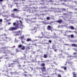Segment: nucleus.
<instances>
[{
	"instance_id": "6e6552de",
	"label": "nucleus",
	"mask_w": 77,
	"mask_h": 77,
	"mask_svg": "<svg viewBox=\"0 0 77 77\" xmlns=\"http://www.w3.org/2000/svg\"><path fill=\"white\" fill-rule=\"evenodd\" d=\"M57 23H59V24H60L61 23H62L63 21H62V20H57L56 21Z\"/></svg>"
},
{
	"instance_id": "f8f14e48",
	"label": "nucleus",
	"mask_w": 77,
	"mask_h": 77,
	"mask_svg": "<svg viewBox=\"0 0 77 77\" xmlns=\"http://www.w3.org/2000/svg\"><path fill=\"white\" fill-rule=\"evenodd\" d=\"M61 68H63L64 70H66L67 69L66 67L65 66H61Z\"/></svg>"
},
{
	"instance_id": "7ed1b4c3",
	"label": "nucleus",
	"mask_w": 77,
	"mask_h": 77,
	"mask_svg": "<svg viewBox=\"0 0 77 77\" xmlns=\"http://www.w3.org/2000/svg\"><path fill=\"white\" fill-rule=\"evenodd\" d=\"M17 33L15 35V36H20V35H21V34L22 33V32L20 30H19L17 32Z\"/></svg>"
},
{
	"instance_id": "c756f323",
	"label": "nucleus",
	"mask_w": 77,
	"mask_h": 77,
	"mask_svg": "<svg viewBox=\"0 0 77 77\" xmlns=\"http://www.w3.org/2000/svg\"><path fill=\"white\" fill-rule=\"evenodd\" d=\"M30 48V46H28L26 48V50H29Z\"/></svg>"
},
{
	"instance_id": "f704fd0d",
	"label": "nucleus",
	"mask_w": 77,
	"mask_h": 77,
	"mask_svg": "<svg viewBox=\"0 0 77 77\" xmlns=\"http://www.w3.org/2000/svg\"><path fill=\"white\" fill-rule=\"evenodd\" d=\"M18 67H19V68H21V65H18Z\"/></svg>"
},
{
	"instance_id": "052dcab7",
	"label": "nucleus",
	"mask_w": 77,
	"mask_h": 77,
	"mask_svg": "<svg viewBox=\"0 0 77 77\" xmlns=\"http://www.w3.org/2000/svg\"><path fill=\"white\" fill-rule=\"evenodd\" d=\"M34 45H35V47H37V45H36V44L35 43Z\"/></svg>"
},
{
	"instance_id": "e433bc0d",
	"label": "nucleus",
	"mask_w": 77,
	"mask_h": 77,
	"mask_svg": "<svg viewBox=\"0 0 77 77\" xmlns=\"http://www.w3.org/2000/svg\"><path fill=\"white\" fill-rule=\"evenodd\" d=\"M74 55H76L77 54V52H74L73 53Z\"/></svg>"
},
{
	"instance_id": "473e14b6",
	"label": "nucleus",
	"mask_w": 77,
	"mask_h": 77,
	"mask_svg": "<svg viewBox=\"0 0 77 77\" xmlns=\"http://www.w3.org/2000/svg\"><path fill=\"white\" fill-rule=\"evenodd\" d=\"M57 77H62L61 76V75L60 74H58Z\"/></svg>"
},
{
	"instance_id": "393cba45",
	"label": "nucleus",
	"mask_w": 77,
	"mask_h": 77,
	"mask_svg": "<svg viewBox=\"0 0 77 77\" xmlns=\"http://www.w3.org/2000/svg\"><path fill=\"white\" fill-rule=\"evenodd\" d=\"M5 59H9V56H8L7 57L4 58Z\"/></svg>"
},
{
	"instance_id": "f03ea898",
	"label": "nucleus",
	"mask_w": 77,
	"mask_h": 77,
	"mask_svg": "<svg viewBox=\"0 0 77 77\" xmlns=\"http://www.w3.org/2000/svg\"><path fill=\"white\" fill-rule=\"evenodd\" d=\"M3 48L4 50H6L8 49V47H4ZM3 53H4V54H7V53H8V52H6V51H3Z\"/></svg>"
},
{
	"instance_id": "09e8293b",
	"label": "nucleus",
	"mask_w": 77,
	"mask_h": 77,
	"mask_svg": "<svg viewBox=\"0 0 77 77\" xmlns=\"http://www.w3.org/2000/svg\"><path fill=\"white\" fill-rule=\"evenodd\" d=\"M13 62H18L17 61H13Z\"/></svg>"
},
{
	"instance_id": "a211bd4d",
	"label": "nucleus",
	"mask_w": 77,
	"mask_h": 77,
	"mask_svg": "<svg viewBox=\"0 0 77 77\" xmlns=\"http://www.w3.org/2000/svg\"><path fill=\"white\" fill-rule=\"evenodd\" d=\"M44 58H47V54H45L44 55Z\"/></svg>"
},
{
	"instance_id": "13d9d810",
	"label": "nucleus",
	"mask_w": 77,
	"mask_h": 77,
	"mask_svg": "<svg viewBox=\"0 0 77 77\" xmlns=\"http://www.w3.org/2000/svg\"><path fill=\"white\" fill-rule=\"evenodd\" d=\"M63 5H65V3H63L62 4Z\"/></svg>"
},
{
	"instance_id": "49530a36",
	"label": "nucleus",
	"mask_w": 77,
	"mask_h": 77,
	"mask_svg": "<svg viewBox=\"0 0 77 77\" xmlns=\"http://www.w3.org/2000/svg\"><path fill=\"white\" fill-rule=\"evenodd\" d=\"M21 42H22V44L24 43V42L23 41V40L21 41Z\"/></svg>"
},
{
	"instance_id": "0e129e2a",
	"label": "nucleus",
	"mask_w": 77,
	"mask_h": 77,
	"mask_svg": "<svg viewBox=\"0 0 77 77\" xmlns=\"http://www.w3.org/2000/svg\"><path fill=\"white\" fill-rule=\"evenodd\" d=\"M24 73H27V72H24Z\"/></svg>"
},
{
	"instance_id": "603ef678",
	"label": "nucleus",
	"mask_w": 77,
	"mask_h": 77,
	"mask_svg": "<svg viewBox=\"0 0 77 77\" xmlns=\"http://www.w3.org/2000/svg\"><path fill=\"white\" fill-rule=\"evenodd\" d=\"M23 55H24V56H25L24 57H26V54H23Z\"/></svg>"
},
{
	"instance_id": "39448f33",
	"label": "nucleus",
	"mask_w": 77,
	"mask_h": 77,
	"mask_svg": "<svg viewBox=\"0 0 77 77\" xmlns=\"http://www.w3.org/2000/svg\"><path fill=\"white\" fill-rule=\"evenodd\" d=\"M8 67H12V68H13L14 66L15 63H8Z\"/></svg>"
},
{
	"instance_id": "37998d69",
	"label": "nucleus",
	"mask_w": 77,
	"mask_h": 77,
	"mask_svg": "<svg viewBox=\"0 0 77 77\" xmlns=\"http://www.w3.org/2000/svg\"><path fill=\"white\" fill-rule=\"evenodd\" d=\"M48 42H49L50 43H51V41L50 40L48 41Z\"/></svg>"
},
{
	"instance_id": "cd10ccee",
	"label": "nucleus",
	"mask_w": 77,
	"mask_h": 77,
	"mask_svg": "<svg viewBox=\"0 0 77 77\" xmlns=\"http://www.w3.org/2000/svg\"><path fill=\"white\" fill-rule=\"evenodd\" d=\"M70 37H71V38H72L74 37V36L73 34H72L70 35Z\"/></svg>"
},
{
	"instance_id": "0eeeda50",
	"label": "nucleus",
	"mask_w": 77,
	"mask_h": 77,
	"mask_svg": "<svg viewBox=\"0 0 77 77\" xmlns=\"http://www.w3.org/2000/svg\"><path fill=\"white\" fill-rule=\"evenodd\" d=\"M47 29L48 30H52L51 26L50 25L48 26L47 27Z\"/></svg>"
},
{
	"instance_id": "b1692460",
	"label": "nucleus",
	"mask_w": 77,
	"mask_h": 77,
	"mask_svg": "<svg viewBox=\"0 0 77 77\" xmlns=\"http://www.w3.org/2000/svg\"><path fill=\"white\" fill-rule=\"evenodd\" d=\"M22 46V45L20 44L18 45V47H19V48H21Z\"/></svg>"
},
{
	"instance_id": "a18cd8bd",
	"label": "nucleus",
	"mask_w": 77,
	"mask_h": 77,
	"mask_svg": "<svg viewBox=\"0 0 77 77\" xmlns=\"http://www.w3.org/2000/svg\"><path fill=\"white\" fill-rule=\"evenodd\" d=\"M64 45H69V44H65Z\"/></svg>"
},
{
	"instance_id": "69168bd1",
	"label": "nucleus",
	"mask_w": 77,
	"mask_h": 77,
	"mask_svg": "<svg viewBox=\"0 0 77 77\" xmlns=\"http://www.w3.org/2000/svg\"><path fill=\"white\" fill-rule=\"evenodd\" d=\"M67 37H70V35H68Z\"/></svg>"
},
{
	"instance_id": "4be33fe9",
	"label": "nucleus",
	"mask_w": 77,
	"mask_h": 77,
	"mask_svg": "<svg viewBox=\"0 0 77 77\" xmlns=\"http://www.w3.org/2000/svg\"><path fill=\"white\" fill-rule=\"evenodd\" d=\"M22 50H25V49L26 48V47H25V46H22Z\"/></svg>"
},
{
	"instance_id": "58836bf2",
	"label": "nucleus",
	"mask_w": 77,
	"mask_h": 77,
	"mask_svg": "<svg viewBox=\"0 0 77 77\" xmlns=\"http://www.w3.org/2000/svg\"><path fill=\"white\" fill-rule=\"evenodd\" d=\"M23 75L24 76H25V77H27V75L26 74H25Z\"/></svg>"
},
{
	"instance_id": "2f4dec72",
	"label": "nucleus",
	"mask_w": 77,
	"mask_h": 77,
	"mask_svg": "<svg viewBox=\"0 0 77 77\" xmlns=\"http://www.w3.org/2000/svg\"><path fill=\"white\" fill-rule=\"evenodd\" d=\"M6 52H7L8 53H9V52H11V51H10V50H6Z\"/></svg>"
},
{
	"instance_id": "4c0bfd02",
	"label": "nucleus",
	"mask_w": 77,
	"mask_h": 77,
	"mask_svg": "<svg viewBox=\"0 0 77 77\" xmlns=\"http://www.w3.org/2000/svg\"><path fill=\"white\" fill-rule=\"evenodd\" d=\"M10 73L11 75H12V74H14V72H11Z\"/></svg>"
},
{
	"instance_id": "8fccbe9b",
	"label": "nucleus",
	"mask_w": 77,
	"mask_h": 77,
	"mask_svg": "<svg viewBox=\"0 0 77 77\" xmlns=\"http://www.w3.org/2000/svg\"><path fill=\"white\" fill-rule=\"evenodd\" d=\"M4 35L5 36H6V33H5L4 34Z\"/></svg>"
},
{
	"instance_id": "3c124183",
	"label": "nucleus",
	"mask_w": 77,
	"mask_h": 77,
	"mask_svg": "<svg viewBox=\"0 0 77 77\" xmlns=\"http://www.w3.org/2000/svg\"><path fill=\"white\" fill-rule=\"evenodd\" d=\"M16 51H18V49H16Z\"/></svg>"
},
{
	"instance_id": "4468645a",
	"label": "nucleus",
	"mask_w": 77,
	"mask_h": 77,
	"mask_svg": "<svg viewBox=\"0 0 77 77\" xmlns=\"http://www.w3.org/2000/svg\"><path fill=\"white\" fill-rule=\"evenodd\" d=\"M42 36L40 37V38H43L45 37V35L44 34V33H43L42 32Z\"/></svg>"
},
{
	"instance_id": "5fc2aeb1",
	"label": "nucleus",
	"mask_w": 77,
	"mask_h": 77,
	"mask_svg": "<svg viewBox=\"0 0 77 77\" xmlns=\"http://www.w3.org/2000/svg\"><path fill=\"white\" fill-rule=\"evenodd\" d=\"M57 50L56 49H54V51H55L56 52V51H57Z\"/></svg>"
},
{
	"instance_id": "338daca9",
	"label": "nucleus",
	"mask_w": 77,
	"mask_h": 77,
	"mask_svg": "<svg viewBox=\"0 0 77 77\" xmlns=\"http://www.w3.org/2000/svg\"><path fill=\"white\" fill-rule=\"evenodd\" d=\"M51 66H54V65H51Z\"/></svg>"
},
{
	"instance_id": "aec40b11",
	"label": "nucleus",
	"mask_w": 77,
	"mask_h": 77,
	"mask_svg": "<svg viewBox=\"0 0 77 77\" xmlns=\"http://www.w3.org/2000/svg\"><path fill=\"white\" fill-rule=\"evenodd\" d=\"M21 40H23L24 38V35H22L20 37Z\"/></svg>"
},
{
	"instance_id": "f3484780",
	"label": "nucleus",
	"mask_w": 77,
	"mask_h": 77,
	"mask_svg": "<svg viewBox=\"0 0 77 77\" xmlns=\"http://www.w3.org/2000/svg\"><path fill=\"white\" fill-rule=\"evenodd\" d=\"M41 66H43V67H44V66H45V63H42L41 65Z\"/></svg>"
},
{
	"instance_id": "20e7f679",
	"label": "nucleus",
	"mask_w": 77,
	"mask_h": 77,
	"mask_svg": "<svg viewBox=\"0 0 77 77\" xmlns=\"http://www.w3.org/2000/svg\"><path fill=\"white\" fill-rule=\"evenodd\" d=\"M2 39L3 41H8L9 39V38L7 37H6L5 38L2 37Z\"/></svg>"
},
{
	"instance_id": "680f3d73",
	"label": "nucleus",
	"mask_w": 77,
	"mask_h": 77,
	"mask_svg": "<svg viewBox=\"0 0 77 77\" xmlns=\"http://www.w3.org/2000/svg\"><path fill=\"white\" fill-rule=\"evenodd\" d=\"M11 24V23H8V25H9Z\"/></svg>"
},
{
	"instance_id": "72a5a7b5",
	"label": "nucleus",
	"mask_w": 77,
	"mask_h": 77,
	"mask_svg": "<svg viewBox=\"0 0 77 77\" xmlns=\"http://www.w3.org/2000/svg\"><path fill=\"white\" fill-rule=\"evenodd\" d=\"M11 16H12L13 17H14V14H11Z\"/></svg>"
},
{
	"instance_id": "c03bdc74",
	"label": "nucleus",
	"mask_w": 77,
	"mask_h": 77,
	"mask_svg": "<svg viewBox=\"0 0 77 77\" xmlns=\"http://www.w3.org/2000/svg\"><path fill=\"white\" fill-rule=\"evenodd\" d=\"M54 63V64H56V65H57V63L55 62H54V63Z\"/></svg>"
},
{
	"instance_id": "5701e85b",
	"label": "nucleus",
	"mask_w": 77,
	"mask_h": 77,
	"mask_svg": "<svg viewBox=\"0 0 77 77\" xmlns=\"http://www.w3.org/2000/svg\"><path fill=\"white\" fill-rule=\"evenodd\" d=\"M13 11H19V10H18L15 8L14 9H13Z\"/></svg>"
},
{
	"instance_id": "bb28decb",
	"label": "nucleus",
	"mask_w": 77,
	"mask_h": 77,
	"mask_svg": "<svg viewBox=\"0 0 77 77\" xmlns=\"http://www.w3.org/2000/svg\"><path fill=\"white\" fill-rule=\"evenodd\" d=\"M69 64H70V65L72 66V62H68Z\"/></svg>"
},
{
	"instance_id": "1a4fd4ad",
	"label": "nucleus",
	"mask_w": 77,
	"mask_h": 77,
	"mask_svg": "<svg viewBox=\"0 0 77 77\" xmlns=\"http://www.w3.org/2000/svg\"><path fill=\"white\" fill-rule=\"evenodd\" d=\"M25 9H27V11L28 12H31V10H30V9H31V8H25Z\"/></svg>"
},
{
	"instance_id": "864d4df0",
	"label": "nucleus",
	"mask_w": 77,
	"mask_h": 77,
	"mask_svg": "<svg viewBox=\"0 0 77 77\" xmlns=\"http://www.w3.org/2000/svg\"><path fill=\"white\" fill-rule=\"evenodd\" d=\"M63 11H66V9H65V8H63Z\"/></svg>"
},
{
	"instance_id": "ea45409f",
	"label": "nucleus",
	"mask_w": 77,
	"mask_h": 77,
	"mask_svg": "<svg viewBox=\"0 0 77 77\" xmlns=\"http://www.w3.org/2000/svg\"><path fill=\"white\" fill-rule=\"evenodd\" d=\"M33 8H34V9H36V8L35 7H32Z\"/></svg>"
},
{
	"instance_id": "2eb2a0df",
	"label": "nucleus",
	"mask_w": 77,
	"mask_h": 77,
	"mask_svg": "<svg viewBox=\"0 0 77 77\" xmlns=\"http://www.w3.org/2000/svg\"><path fill=\"white\" fill-rule=\"evenodd\" d=\"M26 41L27 42H29V41H32V40L31 38H28L27 39Z\"/></svg>"
},
{
	"instance_id": "c9c22d12",
	"label": "nucleus",
	"mask_w": 77,
	"mask_h": 77,
	"mask_svg": "<svg viewBox=\"0 0 77 77\" xmlns=\"http://www.w3.org/2000/svg\"><path fill=\"white\" fill-rule=\"evenodd\" d=\"M58 71L59 72H62V71L60 70H58Z\"/></svg>"
},
{
	"instance_id": "79ce46f5",
	"label": "nucleus",
	"mask_w": 77,
	"mask_h": 77,
	"mask_svg": "<svg viewBox=\"0 0 77 77\" xmlns=\"http://www.w3.org/2000/svg\"><path fill=\"white\" fill-rule=\"evenodd\" d=\"M74 32V33H75L76 34H77V31H73Z\"/></svg>"
},
{
	"instance_id": "de8ad7c7",
	"label": "nucleus",
	"mask_w": 77,
	"mask_h": 77,
	"mask_svg": "<svg viewBox=\"0 0 77 77\" xmlns=\"http://www.w3.org/2000/svg\"><path fill=\"white\" fill-rule=\"evenodd\" d=\"M18 1V0H14L13 2H17Z\"/></svg>"
},
{
	"instance_id": "a19ab883",
	"label": "nucleus",
	"mask_w": 77,
	"mask_h": 77,
	"mask_svg": "<svg viewBox=\"0 0 77 77\" xmlns=\"http://www.w3.org/2000/svg\"><path fill=\"white\" fill-rule=\"evenodd\" d=\"M2 21H3V20H2V19H0V22L1 23L2 22Z\"/></svg>"
},
{
	"instance_id": "774afa93",
	"label": "nucleus",
	"mask_w": 77,
	"mask_h": 77,
	"mask_svg": "<svg viewBox=\"0 0 77 77\" xmlns=\"http://www.w3.org/2000/svg\"><path fill=\"white\" fill-rule=\"evenodd\" d=\"M34 45V44H32V45Z\"/></svg>"
},
{
	"instance_id": "412c9836",
	"label": "nucleus",
	"mask_w": 77,
	"mask_h": 77,
	"mask_svg": "<svg viewBox=\"0 0 77 77\" xmlns=\"http://www.w3.org/2000/svg\"><path fill=\"white\" fill-rule=\"evenodd\" d=\"M70 29L71 30H74V27H73L72 26H70Z\"/></svg>"
},
{
	"instance_id": "6ab92c4d",
	"label": "nucleus",
	"mask_w": 77,
	"mask_h": 77,
	"mask_svg": "<svg viewBox=\"0 0 77 77\" xmlns=\"http://www.w3.org/2000/svg\"><path fill=\"white\" fill-rule=\"evenodd\" d=\"M36 31L37 30L36 29V28L32 29V31H33V32H35V33H36Z\"/></svg>"
},
{
	"instance_id": "bf43d9fd",
	"label": "nucleus",
	"mask_w": 77,
	"mask_h": 77,
	"mask_svg": "<svg viewBox=\"0 0 77 77\" xmlns=\"http://www.w3.org/2000/svg\"><path fill=\"white\" fill-rule=\"evenodd\" d=\"M63 15H66V14H65V13H64V14H63Z\"/></svg>"
},
{
	"instance_id": "9b49d317",
	"label": "nucleus",
	"mask_w": 77,
	"mask_h": 77,
	"mask_svg": "<svg viewBox=\"0 0 77 77\" xmlns=\"http://www.w3.org/2000/svg\"><path fill=\"white\" fill-rule=\"evenodd\" d=\"M72 47H75L77 48V45L75 44H71Z\"/></svg>"
},
{
	"instance_id": "4d7b16f0",
	"label": "nucleus",
	"mask_w": 77,
	"mask_h": 77,
	"mask_svg": "<svg viewBox=\"0 0 77 77\" xmlns=\"http://www.w3.org/2000/svg\"><path fill=\"white\" fill-rule=\"evenodd\" d=\"M64 2H67V0H64Z\"/></svg>"
},
{
	"instance_id": "dca6fc26",
	"label": "nucleus",
	"mask_w": 77,
	"mask_h": 77,
	"mask_svg": "<svg viewBox=\"0 0 77 77\" xmlns=\"http://www.w3.org/2000/svg\"><path fill=\"white\" fill-rule=\"evenodd\" d=\"M11 68H9V69H8L7 71L6 72H10V71H11Z\"/></svg>"
},
{
	"instance_id": "ddd939ff",
	"label": "nucleus",
	"mask_w": 77,
	"mask_h": 77,
	"mask_svg": "<svg viewBox=\"0 0 77 77\" xmlns=\"http://www.w3.org/2000/svg\"><path fill=\"white\" fill-rule=\"evenodd\" d=\"M52 49H53V50H54V49L56 48V45H52Z\"/></svg>"
},
{
	"instance_id": "c85d7f7f",
	"label": "nucleus",
	"mask_w": 77,
	"mask_h": 77,
	"mask_svg": "<svg viewBox=\"0 0 77 77\" xmlns=\"http://www.w3.org/2000/svg\"><path fill=\"white\" fill-rule=\"evenodd\" d=\"M50 19V17H46V20H49Z\"/></svg>"
},
{
	"instance_id": "423d86ee",
	"label": "nucleus",
	"mask_w": 77,
	"mask_h": 77,
	"mask_svg": "<svg viewBox=\"0 0 77 77\" xmlns=\"http://www.w3.org/2000/svg\"><path fill=\"white\" fill-rule=\"evenodd\" d=\"M41 69H42V72H47V70L45 69V67H41Z\"/></svg>"
},
{
	"instance_id": "7c9ffc66",
	"label": "nucleus",
	"mask_w": 77,
	"mask_h": 77,
	"mask_svg": "<svg viewBox=\"0 0 77 77\" xmlns=\"http://www.w3.org/2000/svg\"><path fill=\"white\" fill-rule=\"evenodd\" d=\"M14 4H15L17 6H18V5H19V3L15 2L14 3Z\"/></svg>"
},
{
	"instance_id": "6e6d98bb",
	"label": "nucleus",
	"mask_w": 77,
	"mask_h": 77,
	"mask_svg": "<svg viewBox=\"0 0 77 77\" xmlns=\"http://www.w3.org/2000/svg\"><path fill=\"white\" fill-rule=\"evenodd\" d=\"M67 62H66V63L65 64H64V65H65V66H66V65H67V63H66Z\"/></svg>"
},
{
	"instance_id": "9d476101",
	"label": "nucleus",
	"mask_w": 77,
	"mask_h": 77,
	"mask_svg": "<svg viewBox=\"0 0 77 77\" xmlns=\"http://www.w3.org/2000/svg\"><path fill=\"white\" fill-rule=\"evenodd\" d=\"M72 74L73 77H77V76H76L77 75V74H75V72H72Z\"/></svg>"
},
{
	"instance_id": "f257e3e1",
	"label": "nucleus",
	"mask_w": 77,
	"mask_h": 77,
	"mask_svg": "<svg viewBox=\"0 0 77 77\" xmlns=\"http://www.w3.org/2000/svg\"><path fill=\"white\" fill-rule=\"evenodd\" d=\"M19 21L20 23H19V21L18 20H16V23H13V25L15 27H11L9 28L8 30L10 31H14L19 29L21 26L22 24V21L21 20H20Z\"/></svg>"
},
{
	"instance_id": "a878e982",
	"label": "nucleus",
	"mask_w": 77,
	"mask_h": 77,
	"mask_svg": "<svg viewBox=\"0 0 77 77\" xmlns=\"http://www.w3.org/2000/svg\"><path fill=\"white\" fill-rule=\"evenodd\" d=\"M73 49L74 51L77 52V48H73Z\"/></svg>"
},
{
	"instance_id": "e2e57ef3",
	"label": "nucleus",
	"mask_w": 77,
	"mask_h": 77,
	"mask_svg": "<svg viewBox=\"0 0 77 77\" xmlns=\"http://www.w3.org/2000/svg\"><path fill=\"white\" fill-rule=\"evenodd\" d=\"M69 32H70V33H71V32H72L71 31H69Z\"/></svg>"
}]
</instances>
